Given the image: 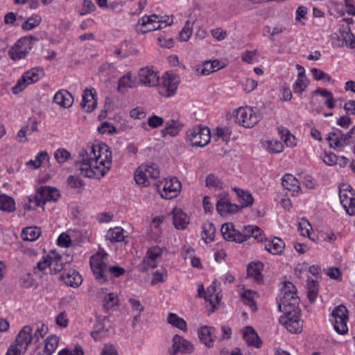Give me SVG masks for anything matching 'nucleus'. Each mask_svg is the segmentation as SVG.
<instances>
[{
  "label": "nucleus",
  "instance_id": "17",
  "mask_svg": "<svg viewBox=\"0 0 355 355\" xmlns=\"http://www.w3.org/2000/svg\"><path fill=\"white\" fill-rule=\"evenodd\" d=\"M193 344L183 338L182 336L175 335L173 338V352L171 355H176L178 352L182 354H191L193 351Z\"/></svg>",
  "mask_w": 355,
  "mask_h": 355
},
{
  "label": "nucleus",
  "instance_id": "60",
  "mask_svg": "<svg viewBox=\"0 0 355 355\" xmlns=\"http://www.w3.org/2000/svg\"><path fill=\"white\" fill-rule=\"evenodd\" d=\"M98 131L102 134L109 133L113 134L116 132V130L114 125H112L109 122H103L101 125L98 128Z\"/></svg>",
  "mask_w": 355,
  "mask_h": 355
},
{
  "label": "nucleus",
  "instance_id": "14",
  "mask_svg": "<svg viewBox=\"0 0 355 355\" xmlns=\"http://www.w3.org/2000/svg\"><path fill=\"white\" fill-rule=\"evenodd\" d=\"M332 316L335 319L334 329L340 335L347 332V322L348 320L347 310L345 306L340 305L334 309Z\"/></svg>",
  "mask_w": 355,
  "mask_h": 355
},
{
  "label": "nucleus",
  "instance_id": "7",
  "mask_svg": "<svg viewBox=\"0 0 355 355\" xmlns=\"http://www.w3.org/2000/svg\"><path fill=\"white\" fill-rule=\"evenodd\" d=\"M159 176V170L155 164H142L137 169L135 180L138 184L148 187L151 181L155 180Z\"/></svg>",
  "mask_w": 355,
  "mask_h": 355
},
{
  "label": "nucleus",
  "instance_id": "1",
  "mask_svg": "<svg viewBox=\"0 0 355 355\" xmlns=\"http://www.w3.org/2000/svg\"><path fill=\"white\" fill-rule=\"evenodd\" d=\"M83 158L76 164V170L84 177L100 178L110 170L112 164V152L104 144L91 145L82 150Z\"/></svg>",
  "mask_w": 355,
  "mask_h": 355
},
{
  "label": "nucleus",
  "instance_id": "18",
  "mask_svg": "<svg viewBox=\"0 0 355 355\" xmlns=\"http://www.w3.org/2000/svg\"><path fill=\"white\" fill-rule=\"evenodd\" d=\"M181 189V183L176 178H173L165 182L160 195L166 199H171L176 197Z\"/></svg>",
  "mask_w": 355,
  "mask_h": 355
},
{
  "label": "nucleus",
  "instance_id": "46",
  "mask_svg": "<svg viewBox=\"0 0 355 355\" xmlns=\"http://www.w3.org/2000/svg\"><path fill=\"white\" fill-rule=\"evenodd\" d=\"M307 296L309 301L313 303L315 302L318 292V282L314 279H308L307 281Z\"/></svg>",
  "mask_w": 355,
  "mask_h": 355
},
{
  "label": "nucleus",
  "instance_id": "45",
  "mask_svg": "<svg viewBox=\"0 0 355 355\" xmlns=\"http://www.w3.org/2000/svg\"><path fill=\"white\" fill-rule=\"evenodd\" d=\"M0 209L3 211L12 212L15 210L14 200L6 195L0 196Z\"/></svg>",
  "mask_w": 355,
  "mask_h": 355
},
{
  "label": "nucleus",
  "instance_id": "37",
  "mask_svg": "<svg viewBox=\"0 0 355 355\" xmlns=\"http://www.w3.org/2000/svg\"><path fill=\"white\" fill-rule=\"evenodd\" d=\"M285 27L282 24H276L274 26L265 25L263 27L262 35L263 37H268L269 40H273L274 37L285 31Z\"/></svg>",
  "mask_w": 355,
  "mask_h": 355
},
{
  "label": "nucleus",
  "instance_id": "58",
  "mask_svg": "<svg viewBox=\"0 0 355 355\" xmlns=\"http://www.w3.org/2000/svg\"><path fill=\"white\" fill-rule=\"evenodd\" d=\"M267 148L270 152L279 153L283 151L284 146L281 141L273 140L268 141Z\"/></svg>",
  "mask_w": 355,
  "mask_h": 355
},
{
  "label": "nucleus",
  "instance_id": "2",
  "mask_svg": "<svg viewBox=\"0 0 355 355\" xmlns=\"http://www.w3.org/2000/svg\"><path fill=\"white\" fill-rule=\"evenodd\" d=\"M299 298L296 295L295 286L288 282L285 284L284 295L279 302V310L284 313L279 318V322L291 333L298 334L302 330V322L300 319V311L297 309Z\"/></svg>",
  "mask_w": 355,
  "mask_h": 355
},
{
  "label": "nucleus",
  "instance_id": "39",
  "mask_svg": "<svg viewBox=\"0 0 355 355\" xmlns=\"http://www.w3.org/2000/svg\"><path fill=\"white\" fill-rule=\"evenodd\" d=\"M278 132L287 146L294 147L297 145L295 137L292 135L286 128L283 126L279 127Z\"/></svg>",
  "mask_w": 355,
  "mask_h": 355
},
{
  "label": "nucleus",
  "instance_id": "20",
  "mask_svg": "<svg viewBox=\"0 0 355 355\" xmlns=\"http://www.w3.org/2000/svg\"><path fill=\"white\" fill-rule=\"evenodd\" d=\"M250 237H253L259 241H263L262 231L258 226L247 225L243 227L242 232L239 231L236 239L237 243H242Z\"/></svg>",
  "mask_w": 355,
  "mask_h": 355
},
{
  "label": "nucleus",
  "instance_id": "55",
  "mask_svg": "<svg viewBox=\"0 0 355 355\" xmlns=\"http://www.w3.org/2000/svg\"><path fill=\"white\" fill-rule=\"evenodd\" d=\"M311 73L316 80H322L324 83H330L331 81L330 76L319 69L313 68Z\"/></svg>",
  "mask_w": 355,
  "mask_h": 355
},
{
  "label": "nucleus",
  "instance_id": "12",
  "mask_svg": "<svg viewBox=\"0 0 355 355\" xmlns=\"http://www.w3.org/2000/svg\"><path fill=\"white\" fill-rule=\"evenodd\" d=\"M139 87H155L159 85L157 73L151 67L141 68L138 73Z\"/></svg>",
  "mask_w": 355,
  "mask_h": 355
},
{
  "label": "nucleus",
  "instance_id": "35",
  "mask_svg": "<svg viewBox=\"0 0 355 355\" xmlns=\"http://www.w3.org/2000/svg\"><path fill=\"white\" fill-rule=\"evenodd\" d=\"M284 248L285 244L279 238H275L265 244V249L272 254H280Z\"/></svg>",
  "mask_w": 355,
  "mask_h": 355
},
{
  "label": "nucleus",
  "instance_id": "59",
  "mask_svg": "<svg viewBox=\"0 0 355 355\" xmlns=\"http://www.w3.org/2000/svg\"><path fill=\"white\" fill-rule=\"evenodd\" d=\"M164 123V121L163 118L157 115H153L148 119V125L152 128H157L162 126Z\"/></svg>",
  "mask_w": 355,
  "mask_h": 355
},
{
  "label": "nucleus",
  "instance_id": "22",
  "mask_svg": "<svg viewBox=\"0 0 355 355\" xmlns=\"http://www.w3.org/2000/svg\"><path fill=\"white\" fill-rule=\"evenodd\" d=\"M215 328L208 326L200 327L198 331L200 340L208 348L214 347Z\"/></svg>",
  "mask_w": 355,
  "mask_h": 355
},
{
  "label": "nucleus",
  "instance_id": "50",
  "mask_svg": "<svg viewBox=\"0 0 355 355\" xmlns=\"http://www.w3.org/2000/svg\"><path fill=\"white\" fill-rule=\"evenodd\" d=\"M205 184L207 187H213L216 189L223 188V183L214 174H209L205 180Z\"/></svg>",
  "mask_w": 355,
  "mask_h": 355
},
{
  "label": "nucleus",
  "instance_id": "52",
  "mask_svg": "<svg viewBox=\"0 0 355 355\" xmlns=\"http://www.w3.org/2000/svg\"><path fill=\"white\" fill-rule=\"evenodd\" d=\"M258 51H245L241 53V60L248 64H254L257 61Z\"/></svg>",
  "mask_w": 355,
  "mask_h": 355
},
{
  "label": "nucleus",
  "instance_id": "16",
  "mask_svg": "<svg viewBox=\"0 0 355 355\" xmlns=\"http://www.w3.org/2000/svg\"><path fill=\"white\" fill-rule=\"evenodd\" d=\"M228 193L223 192L218 196V200L216 203V210L221 216L234 214L238 211L239 206L236 204H232L227 199Z\"/></svg>",
  "mask_w": 355,
  "mask_h": 355
},
{
  "label": "nucleus",
  "instance_id": "5",
  "mask_svg": "<svg viewBox=\"0 0 355 355\" xmlns=\"http://www.w3.org/2000/svg\"><path fill=\"white\" fill-rule=\"evenodd\" d=\"M233 114L235 123L246 128L254 127L261 118L258 111L250 107H241L234 110Z\"/></svg>",
  "mask_w": 355,
  "mask_h": 355
},
{
  "label": "nucleus",
  "instance_id": "28",
  "mask_svg": "<svg viewBox=\"0 0 355 355\" xmlns=\"http://www.w3.org/2000/svg\"><path fill=\"white\" fill-rule=\"evenodd\" d=\"M173 214V224L178 230H184L189 223V218L180 209H175Z\"/></svg>",
  "mask_w": 355,
  "mask_h": 355
},
{
  "label": "nucleus",
  "instance_id": "34",
  "mask_svg": "<svg viewBox=\"0 0 355 355\" xmlns=\"http://www.w3.org/2000/svg\"><path fill=\"white\" fill-rule=\"evenodd\" d=\"M282 185L286 189L292 191L294 193H298L300 190L298 180L291 174L284 175L282 178Z\"/></svg>",
  "mask_w": 355,
  "mask_h": 355
},
{
  "label": "nucleus",
  "instance_id": "47",
  "mask_svg": "<svg viewBox=\"0 0 355 355\" xmlns=\"http://www.w3.org/2000/svg\"><path fill=\"white\" fill-rule=\"evenodd\" d=\"M42 18L37 15H33L24 21L22 25V29L25 31H31L37 27L41 22Z\"/></svg>",
  "mask_w": 355,
  "mask_h": 355
},
{
  "label": "nucleus",
  "instance_id": "10",
  "mask_svg": "<svg viewBox=\"0 0 355 355\" xmlns=\"http://www.w3.org/2000/svg\"><path fill=\"white\" fill-rule=\"evenodd\" d=\"M339 198L346 213L350 216L355 215V193L350 185L340 187Z\"/></svg>",
  "mask_w": 355,
  "mask_h": 355
},
{
  "label": "nucleus",
  "instance_id": "15",
  "mask_svg": "<svg viewBox=\"0 0 355 355\" xmlns=\"http://www.w3.org/2000/svg\"><path fill=\"white\" fill-rule=\"evenodd\" d=\"M43 76V71L39 68H33L25 72L17 80V84L12 89L25 88L30 85L37 82Z\"/></svg>",
  "mask_w": 355,
  "mask_h": 355
},
{
  "label": "nucleus",
  "instance_id": "41",
  "mask_svg": "<svg viewBox=\"0 0 355 355\" xmlns=\"http://www.w3.org/2000/svg\"><path fill=\"white\" fill-rule=\"evenodd\" d=\"M41 234L40 229L37 227H27L22 231V239L24 241H34Z\"/></svg>",
  "mask_w": 355,
  "mask_h": 355
},
{
  "label": "nucleus",
  "instance_id": "29",
  "mask_svg": "<svg viewBox=\"0 0 355 355\" xmlns=\"http://www.w3.org/2000/svg\"><path fill=\"white\" fill-rule=\"evenodd\" d=\"M180 82V77L173 71L165 73L162 78V85L166 89H177Z\"/></svg>",
  "mask_w": 355,
  "mask_h": 355
},
{
  "label": "nucleus",
  "instance_id": "4",
  "mask_svg": "<svg viewBox=\"0 0 355 355\" xmlns=\"http://www.w3.org/2000/svg\"><path fill=\"white\" fill-rule=\"evenodd\" d=\"M108 254L103 250L97 252L90 258V266L96 279L101 284L108 281L107 261Z\"/></svg>",
  "mask_w": 355,
  "mask_h": 355
},
{
  "label": "nucleus",
  "instance_id": "24",
  "mask_svg": "<svg viewBox=\"0 0 355 355\" xmlns=\"http://www.w3.org/2000/svg\"><path fill=\"white\" fill-rule=\"evenodd\" d=\"M63 257L55 252L49 254V270L51 275L61 271L64 267Z\"/></svg>",
  "mask_w": 355,
  "mask_h": 355
},
{
  "label": "nucleus",
  "instance_id": "19",
  "mask_svg": "<svg viewBox=\"0 0 355 355\" xmlns=\"http://www.w3.org/2000/svg\"><path fill=\"white\" fill-rule=\"evenodd\" d=\"M163 252V250L158 246H153L147 251V256L144 259L143 262L139 266L140 271H146L148 266L155 268L156 264L155 261L157 258L159 257Z\"/></svg>",
  "mask_w": 355,
  "mask_h": 355
},
{
  "label": "nucleus",
  "instance_id": "13",
  "mask_svg": "<svg viewBox=\"0 0 355 355\" xmlns=\"http://www.w3.org/2000/svg\"><path fill=\"white\" fill-rule=\"evenodd\" d=\"M32 49L31 40L28 37L19 39L9 51V55L13 60L24 58Z\"/></svg>",
  "mask_w": 355,
  "mask_h": 355
},
{
  "label": "nucleus",
  "instance_id": "32",
  "mask_svg": "<svg viewBox=\"0 0 355 355\" xmlns=\"http://www.w3.org/2000/svg\"><path fill=\"white\" fill-rule=\"evenodd\" d=\"M64 284L71 287H78L83 282L81 275L76 270H70L66 276L62 277Z\"/></svg>",
  "mask_w": 355,
  "mask_h": 355
},
{
  "label": "nucleus",
  "instance_id": "31",
  "mask_svg": "<svg viewBox=\"0 0 355 355\" xmlns=\"http://www.w3.org/2000/svg\"><path fill=\"white\" fill-rule=\"evenodd\" d=\"M137 87H139L137 79L131 72L126 73L119 80L118 89H132Z\"/></svg>",
  "mask_w": 355,
  "mask_h": 355
},
{
  "label": "nucleus",
  "instance_id": "43",
  "mask_svg": "<svg viewBox=\"0 0 355 355\" xmlns=\"http://www.w3.org/2000/svg\"><path fill=\"white\" fill-rule=\"evenodd\" d=\"M123 232V229L121 227H115L114 228H111L107 231L106 238L111 241H122L125 239Z\"/></svg>",
  "mask_w": 355,
  "mask_h": 355
},
{
  "label": "nucleus",
  "instance_id": "8",
  "mask_svg": "<svg viewBox=\"0 0 355 355\" xmlns=\"http://www.w3.org/2000/svg\"><path fill=\"white\" fill-rule=\"evenodd\" d=\"M33 329L30 326H25L19 332L16 340L15 344L12 345V349L10 350L8 355L11 353L14 354L16 351L26 352L31 343L33 342L32 338Z\"/></svg>",
  "mask_w": 355,
  "mask_h": 355
},
{
  "label": "nucleus",
  "instance_id": "23",
  "mask_svg": "<svg viewBox=\"0 0 355 355\" xmlns=\"http://www.w3.org/2000/svg\"><path fill=\"white\" fill-rule=\"evenodd\" d=\"M82 96V108L87 112H92L97 105L96 90H84V94Z\"/></svg>",
  "mask_w": 355,
  "mask_h": 355
},
{
  "label": "nucleus",
  "instance_id": "63",
  "mask_svg": "<svg viewBox=\"0 0 355 355\" xmlns=\"http://www.w3.org/2000/svg\"><path fill=\"white\" fill-rule=\"evenodd\" d=\"M47 332V327L44 324H42L40 327H38L35 331L34 334L32 335L33 343L39 341L40 338H43Z\"/></svg>",
  "mask_w": 355,
  "mask_h": 355
},
{
  "label": "nucleus",
  "instance_id": "27",
  "mask_svg": "<svg viewBox=\"0 0 355 355\" xmlns=\"http://www.w3.org/2000/svg\"><path fill=\"white\" fill-rule=\"evenodd\" d=\"M243 338L248 345L259 348L261 347V340L253 327L248 326L243 332Z\"/></svg>",
  "mask_w": 355,
  "mask_h": 355
},
{
  "label": "nucleus",
  "instance_id": "56",
  "mask_svg": "<svg viewBox=\"0 0 355 355\" xmlns=\"http://www.w3.org/2000/svg\"><path fill=\"white\" fill-rule=\"evenodd\" d=\"M47 270H49V254L44 257L42 259L37 263V266L34 268V272L37 274L39 272H42L44 274H47Z\"/></svg>",
  "mask_w": 355,
  "mask_h": 355
},
{
  "label": "nucleus",
  "instance_id": "57",
  "mask_svg": "<svg viewBox=\"0 0 355 355\" xmlns=\"http://www.w3.org/2000/svg\"><path fill=\"white\" fill-rule=\"evenodd\" d=\"M68 185L73 189H81L84 186L83 181L76 175H69L67 178Z\"/></svg>",
  "mask_w": 355,
  "mask_h": 355
},
{
  "label": "nucleus",
  "instance_id": "25",
  "mask_svg": "<svg viewBox=\"0 0 355 355\" xmlns=\"http://www.w3.org/2000/svg\"><path fill=\"white\" fill-rule=\"evenodd\" d=\"M53 101L62 107L69 108L73 103V98L68 90H58L54 95Z\"/></svg>",
  "mask_w": 355,
  "mask_h": 355
},
{
  "label": "nucleus",
  "instance_id": "3",
  "mask_svg": "<svg viewBox=\"0 0 355 355\" xmlns=\"http://www.w3.org/2000/svg\"><path fill=\"white\" fill-rule=\"evenodd\" d=\"M173 23V16L162 17L155 14L145 15L138 19L136 29L138 33L144 34L164 28Z\"/></svg>",
  "mask_w": 355,
  "mask_h": 355
},
{
  "label": "nucleus",
  "instance_id": "38",
  "mask_svg": "<svg viewBox=\"0 0 355 355\" xmlns=\"http://www.w3.org/2000/svg\"><path fill=\"white\" fill-rule=\"evenodd\" d=\"M116 73V68L110 63L103 64L99 68V76L102 80L107 81Z\"/></svg>",
  "mask_w": 355,
  "mask_h": 355
},
{
  "label": "nucleus",
  "instance_id": "53",
  "mask_svg": "<svg viewBox=\"0 0 355 355\" xmlns=\"http://www.w3.org/2000/svg\"><path fill=\"white\" fill-rule=\"evenodd\" d=\"M311 230H312L311 223L308 220L302 218L298 224V231L300 232V235L309 237Z\"/></svg>",
  "mask_w": 355,
  "mask_h": 355
},
{
  "label": "nucleus",
  "instance_id": "62",
  "mask_svg": "<svg viewBox=\"0 0 355 355\" xmlns=\"http://www.w3.org/2000/svg\"><path fill=\"white\" fill-rule=\"evenodd\" d=\"M21 285L26 288H31L35 285V279L30 273H26L21 278Z\"/></svg>",
  "mask_w": 355,
  "mask_h": 355
},
{
  "label": "nucleus",
  "instance_id": "54",
  "mask_svg": "<svg viewBox=\"0 0 355 355\" xmlns=\"http://www.w3.org/2000/svg\"><path fill=\"white\" fill-rule=\"evenodd\" d=\"M55 160L59 164H63L71 158V153L64 148H59L54 153Z\"/></svg>",
  "mask_w": 355,
  "mask_h": 355
},
{
  "label": "nucleus",
  "instance_id": "33",
  "mask_svg": "<svg viewBox=\"0 0 355 355\" xmlns=\"http://www.w3.org/2000/svg\"><path fill=\"white\" fill-rule=\"evenodd\" d=\"M41 197L43 198V204L46 202L58 200L60 193L58 191L53 187H40Z\"/></svg>",
  "mask_w": 355,
  "mask_h": 355
},
{
  "label": "nucleus",
  "instance_id": "36",
  "mask_svg": "<svg viewBox=\"0 0 355 355\" xmlns=\"http://www.w3.org/2000/svg\"><path fill=\"white\" fill-rule=\"evenodd\" d=\"M221 234L223 238L229 241H235L237 243V234L239 231L236 230L232 223H225L221 227Z\"/></svg>",
  "mask_w": 355,
  "mask_h": 355
},
{
  "label": "nucleus",
  "instance_id": "21",
  "mask_svg": "<svg viewBox=\"0 0 355 355\" xmlns=\"http://www.w3.org/2000/svg\"><path fill=\"white\" fill-rule=\"evenodd\" d=\"M58 341V337H57L56 336H49L44 340V344L40 345L36 348V355L51 354L56 349Z\"/></svg>",
  "mask_w": 355,
  "mask_h": 355
},
{
  "label": "nucleus",
  "instance_id": "49",
  "mask_svg": "<svg viewBox=\"0 0 355 355\" xmlns=\"http://www.w3.org/2000/svg\"><path fill=\"white\" fill-rule=\"evenodd\" d=\"M257 293L251 290L245 291L241 295L243 302L249 306L252 311L257 309L254 297Z\"/></svg>",
  "mask_w": 355,
  "mask_h": 355
},
{
  "label": "nucleus",
  "instance_id": "48",
  "mask_svg": "<svg viewBox=\"0 0 355 355\" xmlns=\"http://www.w3.org/2000/svg\"><path fill=\"white\" fill-rule=\"evenodd\" d=\"M193 33V23L187 21L183 28L180 32L178 39L181 42H187L189 40Z\"/></svg>",
  "mask_w": 355,
  "mask_h": 355
},
{
  "label": "nucleus",
  "instance_id": "42",
  "mask_svg": "<svg viewBox=\"0 0 355 355\" xmlns=\"http://www.w3.org/2000/svg\"><path fill=\"white\" fill-rule=\"evenodd\" d=\"M167 322L173 327H175L184 331L187 329V322L185 320L178 316L175 313H170L167 317Z\"/></svg>",
  "mask_w": 355,
  "mask_h": 355
},
{
  "label": "nucleus",
  "instance_id": "6",
  "mask_svg": "<svg viewBox=\"0 0 355 355\" xmlns=\"http://www.w3.org/2000/svg\"><path fill=\"white\" fill-rule=\"evenodd\" d=\"M186 139L192 146L203 147L210 141V130L206 126H194L187 131Z\"/></svg>",
  "mask_w": 355,
  "mask_h": 355
},
{
  "label": "nucleus",
  "instance_id": "40",
  "mask_svg": "<svg viewBox=\"0 0 355 355\" xmlns=\"http://www.w3.org/2000/svg\"><path fill=\"white\" fill-rule=\"evenodd\" d=\"M242 207L252 205L254 199L250 193L243 189L234 188Z\"/></svg>",
  "mask_w": 355,
  "mask_h": 355
},
{
  "label": "nucleus",
  "instance_id": "51",
  "mask_svg": "<svg viewBox=\"0 0 355 355\" xmlns=\"http://www.w3.org/2000/svg\"><path fill=\"white\" fill-rule=\"evenodd\" d=\"M212 64L211 61H206L201 64H199L196 68V72L198 75L207 76L214 73Z\"/></svg>",
  "mask_w": 355,
  "mask_h": 355
},
{
  "label": "nucleus",
  "instance_id": "26",
  "mask_svg": "<svg viewBox=\"0 0 355 355\" xmlns=\"http://www.w3.org/2000/svg\"><path fill=\"white\" fill-rule=\"evenodd\" d=\"M183 125L175 120H169L166 122V126L161 130L162 137L165 138L167 135L174 137L178 135L182 130Z\"/></svg>",
  "mask_w": 355,
  "mask_h": 355
},
{
  "label": "nucleus",
  "instance_id": "44",
  "mask_svg": "<svg viewBox=\"0 0 355 355\" xmlns=\"http://www.w3.org/2000/svg\"><path fill=\"white\" fill-rule=\"evenodd\" d=\"M216 228L212 223L207 222L203 225V231L202 233V239L206 243H209L214 239Z\"/></svg>",
  "mask_w": 355,
  "mask_h": 355
},
{
  "label": "nucleus",
  "instance_id": "61",
  "mask_svg": "<svg viewBox=\"0 0 355 355\" xmlns=\"http://www.w3.org/2000/svg\"><path fill=\"white\" fill-rule=\"evenodd\" d=\"M125 269L118 266H110L107 268V275L110 274L114 277H119L125 274Z\"/></svg>",
  "mask_w": 355,
  "mask_h": 355
},
{
  "label": "nucleus",
  "instance_id": "64",
  "mask_svg": "<svg viewBox=\"0 0 355 355\" xmlns=\"http://www.w3.org/2000/svg\"><path fill=\"white\" fill-rule=\"evenodd\" d=\"M116 297V295L113 293H110L106 295L104 297V306L107 309L113 307L116 304V303L114 302Z\"/></svg>",
  "mask_w": 355,
  "mask_h": 355
},
{
  "label": "nucleus",
  "instance_id": "9",
  "mask_svg": "<svg viewBox=\"0 0 355 355\" xmlns=\"http://www.w3.org/2000/svg\"><path fill=\"white\" fill-rule=\"evenodd\" d=\"M331 40L334 46L338 47L346 46L351 49H355V36L348 26H342L340 28V35L334 34L331 35Z\"/></svg>",
  "mask_w": 355,
  "mask_h": 355
},
{
  "label": "nucleus",
  "instance_id": "30",
  "mask_svg": "<svg viewBox=\"0 0 355 355\" xmlns=\"http://www.w3.org/2000/svg\"><path fill=\"white\" fill-rule=\"evenodd\" d=\"M263 268V265L260 262L251 263L248 266L247 271L248 276L249 277L254 278V281L258 284L263 283V277L261 273V270Z\"/></svg>",
  "mask_w": 355,
  "mask_h": 355
},
{
  "label": "nucleus",
  "instance_id": "11",
  "mask_svg": "<svg viewBox=\"0 0 355 355\" xmlns=\"http://www.w3.org/2000/svg\"><path fill=\"white\" fill-rule=\"evenodd\" d=\"M327 140L329 141V146L334 148L354 144L355 125L345 135H341L337 132H330Z\"/></svg>",
  "mask_w": 355,
  "mask_h": 355
}]
</instances>
